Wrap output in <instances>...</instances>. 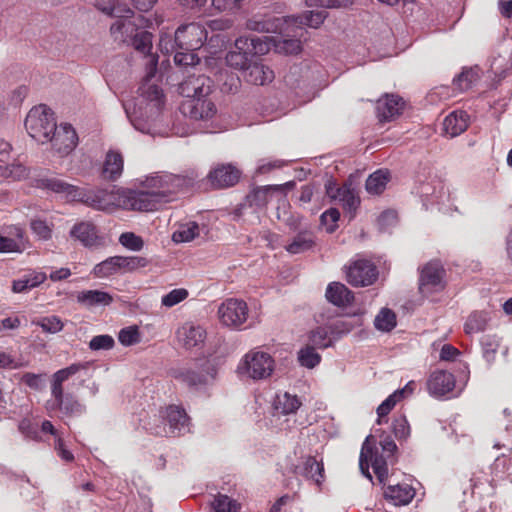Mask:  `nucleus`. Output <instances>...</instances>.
I'll list each match as a JSON object with an SVG mask.
<instances>
[{
  "label": "nucleus",
  "instance_id": "1",
  "mask_svg": "<svg viewBox=\"0 0 512 512\" xmlns=\"http://www.w3.org/2000/svg\"><path fill=\"white\" fill-rule=\"evenodd\" d=\"M152 38L150 32L139 30L128 43L147 57V75L138 89V96L123 101V108L128 120L136 130L154 136L158 133L156 121L164 107L165 96L158 85L150 83L158 64V56L150 53Z\"/></svg>",
  "mask_w": 512,
  "mask_h": 512
},
{
  "label": "nucleus",
  "instance_id": "2",
  "mask_svg": "<svg viewBox=\"0 0 512 512\" xmlns=\"http://www.w3.org/2000/svg\"><path fill=\"white\" fill-rule=\"evenodd\" d=\"M380 445L382 453H379L378 448L375 447L374 436L368 435L366 437L359 457V468L361 473L372 481V475L369 471L371 465L378 481L384 484L388 477V464L394 463V453L397 446L389 437L382 440Z\"/></svg>",
  "mask_w": 512,
  "mask_h": 512
},
{
  "label": "nucleus",
  "instance_id": "3",
  "mask_svg": "<svg viewBox=\"0 0 512 512\" xmlns=\"http://www.w3.org/2000/svg\"><path fill=\"white\" fill-rule=\"evenodd\" d=\"M97 7L103 13L118 18L110 27L115 41L130 43L135 33L144 26L142 16L136 17L126 4L118 0H108L99 3Z\"/></svg>",
  "mask_w": 512,
  "mask_h": 512
},
{
  "label": "nucleus",
  "instance_id": "4",
  "mask_svg": "<svg viewBox=\"0 0 512 512\" xmlns=\"http://www.w3.org/2000/svg\"><path fill=\"white\" fill-rule=\"evenodd\" d=\"M195 177L190 175H177L169 172H157L145 177L142 186L151 189L159 202L163 205L176 198L178 193L184 192L193 186Z\"/></svg>",
  "mask_w": 512,
  "mask_h": 512
},
{
  "label": "nucleus",
  "instance_id": "5",
  "mask_svg": "<svg viewBox=\"0 0 512 512\" xmlns=\"http://www.w3.org/2000/svg\"><path fill=\"white\" fill-rule=\"evenodd\" d=\"M272 44V37H239L235 40L234 50L226 55L228 66L242 70L247 68L253 58L269 52Z\"/></svg>",
  "mask_w": 512,
  "mask_h": 512
},
{
  "label": "nucleus",
  "instance_id": "6",
  "mask_svg": "<svg viewBox=\"0 0 512 512\" xmlns=\"http://www.w3.org/2000/svg\"><path fill=\"white\" fill-rule=\"evenodd\" d=\"M54 112L46 105L33 107L26 116L25 128L28 134L39 143H47L56 130Z\"/></svg>",
  "mask_w": 512,
  "mask_h": 512
},
{
  "label": "nucleus",
  "instance_id": "7",
  "mask_svg": "<svg viewBox=\"0 0 512 512\" xmlns=\"http://www.w3.org/2000/svg\"><path fill=\"white\" fill-rule=\"evenodd\" d=\"M160 424L150 426L151 434L165 437H179L190 432V419L184 409L171 405L167 407L165 419H157Z\"/></svg>",
  "mask_w": 512,
  "mask_h": 512
},
{
  "label": "nucleus",
  "instance_id": "8",
  "mask_svg": "<svg viewBox=\"0 0 512 512\" xmlns=\"http://www.w3.org/2000/svg\"><path fill=\"white\" fill-rule=\"evenodd\" d=\"M275 368V361L266 352L252 350L248 352L238 365V373L253 380L269 378Z\"/></svg>",
  "mask_w": 512,
  "mask_h": 512
},
{
  "label": "nucleus",
  "instance_id": "9",
  "mask_svg": "<svg viewBox=\"0 0 512 512\" xmlns=\"http://www.w3.org/2000/svg\"><path fill=\"white\" fill-rule=\"evenodd\" d=\"M208 39L213 41L214 35L212 34L209 38V32L206 26L201 22H192L177 28L172 48L196 51L200 49Z\"/></svg>",
  "mask_w": 512,
  "mask_h": 512
},
{
  "label": "nucleus",
  "instance_id": "10",
  "mask_svg": "<svg viewBox=\"0 0 512 512\" xmlns=\"http://www.w3.org/2000/svg\"><path fill=\"white\" fill-rule=\"evenodd\" d=\"M122 191L118 189H80L78 201L96 210L110 211L122 207Z\"/></svg>",
  "mask_w": 512,
  "mask_h": 512
},
{
  "label": "nucleus",
  "instance_id": "11",
  "mask_svg": "<svg viewBox=\"0 0 512 512\" xmlns=\"http://www.w3.org/2000/svg\"><path fill=\"white\" fill-rule=\"evenodd\" d=\"M217 314L224 326L241 329L242 325L248 320L249 309L244 300L228 298L219 305Z\"/></svg>",
  "mask_w": 512,
  "mask_h": 512
},
{
  "label": "nucleus",
  "instance_id": "12",
  "mask_svg": "<svg viewBox=\"0 0 512 512\" xmlns=\"http://www.w3.org/2000/svg\"><path fill=\"white\" fill-rule=\"evenodd\" d=\"M416 190L426 208L429 205L443 203L447 198L444 182L436 174H429L424 179L419 178Z\"/></svg>",
  "mask_w": 512,
  "mask_h": 512
},
{
  "label": "nucleus",
  "instance_id": "13",
  "mask_svg": "<svg viewBox=\"0 0 512 512\" xmlns=\"http://www.w3.org/2000/svg\"><path fill=\"white\" fill-rule=\"evenodd\" d=\"M162 204L159 202L151 189L145 190H123L122 207L130 210L149 212L158 210Z\"/></svg>",
  "mask_w": 512,
  "mask_h": 512
},
{
  "label": "nucleus",
  "instance_id": "14",
  "mask_svg": "<svg viewBox=\"0 0 512 512\" xmlns=\"http://www.w3.org/2000/svg\"><path fill=\"white\" fill-rule=\"evenodd\" d=\"M285 221L291 229L298 230L291 242L285 246L286 251L290 254H300L312 250L316 245L314 232L307 227H301L300 219L294 216Z\"/></svg>",
  "mask_w": 512,
  "mask_h": 512
},
{
  "label": "nucleus",
  "instance_id": "15",
  "mask_svg": "<svg viewBox=\"0 0 512 512\" xmlns=\"http://www.w3.org/2000/svg\"><path fill=\"white\" fill-rule=\"evenodd\" d=\"M378 277V271L373 262L367 259H356L348 267L347 281L356 287L372 285Z\"/></svg>",
  "mask_w": 512,
  "mask_h": 512
},
{
  "label": "nucleus",
  "instance_id": "16",
  "mask_svg": "<svg viewBox=\"0 0 512 512\" xmlns=\"http://www.w3.org/2000/svg\"><path fill=\"white\" fill-rule=\"evenodd\" d=\"M24 230L18 225L0 228V253H22L26 248Z\"/></svg>",
  "mask_w": 512,
  "mask_h": 512
},
{
  "label": "nucleus",
  "instance_id": "17",
  "mask_svg": "<svg viewBox=\"0 0 512 512\" xmlns=\"http://www.w3.org/2000/svg\"><path fill=\"white\" fill-rule=\"evenodd\" d=\"M212 80L203 74L189 75L183 82L179 84V93L188 99L200 96H209L212 92Z\"/></svg>",
  "mask_w": 512,
  "mask_h": 512
},
{
  "label": "nucleus",
  "instance_id": "18",
  "mask_svg": "<svg viewBox=\"0 0 512 512\" xmlns=\"http://www.w3.org/2000/svg\"><path fill=\"white\" fill-rule=\"evenodd\" d=\"M78 137L74 128L70 124L56 125V130L51 134L49 142L52 143L54 150L61 156L68 155L77 145Z\"/></svg>",
  "mask_w": 512,
  "mask_h": 512
},
{
  "label": "nucleus",
  "instance_id": "19",
  "mask_svg": "<svg viewBox=\"0 0 512 512\" xmlns=\"http://www.w3.org/2000/svg\"><path fill=\"white\" fill-rule=\"evenodd\" d=\"M183 113L195 120H207L216 114L215 104L208 96H200L186 100L182 105Z\"/></svg>",
  "mask_w": 512,
  "mask_h": 512
},
{
  "label": "nucleus",
  "instance_id": "20",
  "mask_svg": "<svg viewBox=\"0 0 512 512\" xmlns=\"http://www.w3.org/2000/svg\"><path fill=\"white\" fill-rule=\"evenodd\" d=\"M455 377L445 370L433 371L427 380V390L433 397L440 398L453 391Z\"/></svg>",
  "mask_w": 512,
  "mask_h": 512
},
{
  "label": "nucleus",
  "instance_id": "21",
  "mask_svg": "<svg viewBox=\"0 0 512 512\" xmlns=\"http://www.w3.org/2000/svg\"><path fill=\"white\" fill-rule=\"evenodd\" d=\"M403 99L394 94H386L377 101L376 111L380 122H387L398 117L404 109Z\"/></svg>",
  "mask_w": 512,
  "mask_h": 512
},
{
  "label": "nucleus",
  "instance_id": "22",
  "mask_svg": "<svg viewBox=\"0 0 512 512\" xmlns=\"http://www.w3.org/2000/svg\"><path fill=\"white\" fill-rule=\"evenodd\" d=\"M296 474L304 477L306 480L313 482L317 486H321L324 482V465L322 460L316 457L307 456L302 458L296 466Z\"/></svg>",
  "mask_w": 512,
  "mask_h": 512
},
{
  "label": "nucleus",
  "instance_id": "23",
  "mask_svg": "<svg viewBox=\"0 0 512 512\" xmlns=\"http://www.w3.org/2000/svg\"><path fill=\"white\" fill-rule=\"evenodd\" d=\"M240 178V171L231 164H222L214 168L208 179L214 188H226L235 185Z\"/></svg>",
  "mask_w": 512,
  "mask_h": 512
},
{
  "label": "nucleus",
  "instance_id": "24",
  "mask_svg": "<svg viewBox=\"0 0 512 512\" xmlns=\"http://www.w3.org/2000/svg\"><path fill=\"white\" fill-rule=\"evenodd\" d=\"M444 269L439 261H430L421 270L420 290L437 289L442 286Z\"/></svg>",
  "mask_w": 512,
  "mask_h": 512
},
{
  "label": "nucleus",
  "instance_id": "25",
  "mask_svg": "<svg viewBox=\"0 0 512 512\" xmlns=\"http://www.w3.org/2000/svg\"><path fill=\"white\" fill-rule=\"evenodd\" d=\"M52 397L53 402L50 408H58L63 414L67 416H80L86 411L85 405L80 403L78 399L70 393L64 395L63 390H61L60 396L52 394Z\"/></svg>",
  "mask_w": 512,
  "mask_h": 512
},
{
  "label": "nucleus",
  "instance_id": "26",
  "mask_svg": "<svg viewBox=\"0 0 512 512\" xmlns=\"http://www.w3.org/2000/svg\"><path fill=\"white\" fill-rule=\"evenodd\" d=\"M363 322L364 319L362 314H352L329 323L328 328L332 338L337 340L354 329L361 327Z\"/></svg>",
  "mask_w": 512,
  "mask_h": 512
},
{
  "label": "nucleus",
  "instance_id": "27",
  "mask_svg": "<svg viewBox=\"0 0 512 512\" xmlns=\"http://www.w3.org/2000/svg\"><path fill=\"white\" fill-rule=\"evenodd\" d=\"M244 78L254 85H265L274 79V72L258 60H252L244 70Z\"/></svg>",
  "mask_w": 512,
  "mask_h": 512
},
{
  "label": "nucleus",
  "instance_id": "28",
  "mask_svg": "<svg viewBox=\"0 0 512 512\" xmlns=\"http://www.w3.org/2000/svg\"><path fill=\"white\" fill-rule=\"evenodd\" d=\"M384 496L396 506L407 505L413 500L415 489L406 483L389 484L384 491Z\"/></svg>",
  "mask_w": 512,
  "mask_h": 512
},
{
  "label": "nucleus",
  "instance_id": "29",
  "mask_svg": "<svg viewBox=\"0 0 512 512\" xmlns=\"http://www.w3.org/2000/svg\"><path fill=\"white\" fill-rule=\"evenodd\" d=\"M301 405L302 402L297 397V395H292L288 392L278 393L273 401V415H293L297 412Z\"/></svg>",
  "mask_w": 512,
  "mask_h": 512
},
{
  "label": "nucleus",
  "instance_id": "30",
  "mask_svg": "<svg viewBox=\"0 0 512 512\" xmlns=\"http://www.w3.org/2000/svg\"><path fill=\"white\" fill-rule=\"evenodd\" d=\"M469 116L465 111H453L443 121V130L446 135L453 138L468 128Z\"/></svg>",
  "mask_w": 512,
  "mask_h": 512
},
{
  "label": "nucleus",
  "instance_id": "31",
  "mask_svg": "<svg viewBox=\"0 0 512 512\" xmlns=\"http://www.w3.org/2000/svg\"><path fill=\"white\" fill-rule=\"evenodd\" d=\"M70 234L86 247L97 246L101 242L95 225L90 222H80L75 224L71 229Z\"/></svg>",
  "mask_w": 512,
  "mask_h": 512
},
{
  "label": "nucleus",
  "instance_id": "32",
  "mask_svg": "<svg viewBox=\"0 0 512 512\" xmlns=\"http://www.w3.org/2000/svg\"><path fill=\"white\" fill-rule=\"evenodd\" d=\"M325 295L330 303L338 307L347 306L354 300L353 293L340 282L330 283Z\"/></svg>",
  "mask_w": 512,
  "mask_h": 512
},
{
  "label": "nucleus",
  "instance_id": "33",
  "mask_svg": "<svg viewBox=\"0 0 512 512\" xmlns=\"http://www.w3.org/2000/svg\"><path fill=\"white\" fill-rule=\"evenodd\" d=\"M124 160L120 152L110 150L107 152L103 168V178L111 181L117 180L123 172Z\"/></svg>",
  "mask_w": 512,
  "mask_h": 512
},
{
  "label": "nucleus",
  "instance_id": "34",
  "mask_svg": "<svg viewBox=\"0 0 512 512\" xmlns=\"http://www.w3.org/2000/svg\"><path fill=\"white\" fill-rule=\"evenodd\" d=\"M178 336L183 345L188 348H194L202 344L206 337L205 330L199 325L185 324L178 331Z\"/></svg>",
  "mask_w": 512,
  "mask_h": 512
},
{
  "label": "nucleus",
  "instance_id": "35",
  "mask_svg": "<svg viewBox=\"0 0 512 512\" xmlns=\"http://www.w3.org/2000/svg\"><path fill=\"white\" fill-rule=\"evenodd\" d=\"M76 299L79 304L85 307L108 306L113 302L112 295L101 290L80 291Z\"/></svg>",
  "mask_w": 512,
  "mask_h": 512
},
{
  "label": "nucleus",
  "instance_id": "36",
  "mask_svg": "<svg viewBox=\"0 0 512 512\" xmlns=\"http://www.w3.org/2000/svg\"><path fill=\"white\" fill-rule=\"evenodd\" d=\"M89 366V363H73L70 366L60 369L53 374L51 394L60 396L61 390H63L62 384L68 380L71 376L78 373L80 370H85Z\"/></svg>",
  "mask_w": 512,
  "mask_h": 512
},
{
  "label": "nucleus",
  "instance_id": "37",
  "mask_svg": "<svg viewBox=\"0 0 512 512\" xmlns=\"http://www.w3.org/2000/svg\"><path fill=\"white\" fill-rule=\"evenodd\" d=\"M46 273L41 271H29L21 278L14 280L12 289L15 293H23L42 284L46 280Z\"/></svg>",
  "mask_w": 512,
  "mask_h": 512
},
{
  "label": "nucleus",
  "instance_id": "38",
  "mask_svg": "<svg viewBox=\"0 0 512 512\" xmlns=\"http://www.w3.org/2000/svg\"><path fill=\"white\" fill-rule=\"evenodd\" d=\"M281 188H282V186H271V185L258 187L256 189H254L253 191H251L246 196V202L251 207L263 208L269 202L272 192L278 191Z\"/></svg>",
  "mask_w": 512,
  "mask_h": 512
},
{
  "label": "nucleus",
  "instance_id": "39",
  "mask_svg": "<svg viewBox=\"0 0 512 512\" xmlns=\"http://www.w3.org/2000/svg\"><path fill=\"white\" fill-rule=\"evenodd\" d=\"M43 185L45 188L56 192V193H62L67 196L68 199L73 201H78L80 188L73 186L71 184H68L67 182L58 179V178H49L43 180Z\"/></svg>",
  "mask_w": 512,
  "mask_h": 512
},
{
  "label": "nucleus",
  "instance_id": "40",
  "mask_svg": "<svg viewBox=\"0 0 512 512\" xmlns=\"http://www.w3.org/2000/svg\"><path fill=\"white\" fill-rule=\"evenodd\" d=\"M174 378L190 388L199 389L207 383L205 375L192 369L181 368L173 372Z\"/></svg>",
  "mask_w": 512,
  "mask_h": 512
},
{
  "label": "nucleus",
  "instance_id": "41",
  "mask_svg": "<svg viewBox=\"0 0 512 512\" xmlns=\"http://www.w3.org/2000/svg\"><path fill=\"white\" fill-rule=\"evenodd\" d=\"M390 181V173L388 170L379 169L372 173L366 180V190L369 194L379 195Z\"/></svg>",
  "mask_w": 512,
  "mask_h": 512
},
{
  "label": "nucleus",
  "instance_id": "42",
  "mask_svg": "<svg viewBox=\"0 0 512 512\" xmlns=\"http://www.w3.org/2000/svg\"><path fill=\"white\" fill-rule=\"evenodd\" d=\"M28 176V169L20 162L0 163V177L7 181H18Z\"/></svg>",
  "mask_w": 512,
  "mask_h": 512
},
{
  "label": "nucleus",
  "instance_id": "43",
  "mask_svg": "<svg viewBox=\"0 0 512 512\" xmlns=\"http://www.w3.org/2000/svg\"><path fill=\"white\" fill-rule=\"evenodd\" d=\"M328 13L324 10L321 11H306L301 15L291 16L289 19L294 24L299 26H308L311 28H318L327 18Z\"/></svg>",
  "mask_w": 512,
  "mask_h": 512
},
{
  "label": "nucleus",
  "instance_id": "44",
  "mask_svg": "<svg viewBox=\"0 0 512 512\" xmlns=\"http://www.w3.org/2000/svg\"><path fill=\"white\" fill-rule=\"evenodd\" d=\"M117 272L128 273L148 265V260L140 256H115Z\"/></svg>",
  "mask_w": 512,
  "mask_h": 512
},
{
  "label": "nucleus",
  "instance_id": "45",
  "mask_svg": "<svg viewBox=\"0 0 512 512\" xmlns=\"http://www.w3.org/2000/svg\"><path fill=\"white\" fill-rule=\"evenodd\" d=\"M479 80V69L467 68L464 69L457 77L453 80L455 89L460 92L467 91Z\"/></svg>",
  "mask_w": 512,
  "mask_h": 512
},
{
  "label": "nucleus",
  "instance_id": "46",
  "mask_svg": "<svg viewBox=\"0 0 512 512\" xmlns=\"http://www.w3.org/2000/svg\"><path fill=\"white\" fill-rule=\"evenodd\" d=\"M334 340L335 339L330 335L328 325L319 326L309 334V342L311 346L319 349H325L332 346Z\"/></svg>",
  "mask_w": 512,
  "mask_h": 512
},
{
  "label": "nucleus",
  "instance_id": "47",
  "mask_svg": "<svg viewBox=\"0 0 512 512\" xmlns=\"http://www.w3.org/2000/svg\"><path fill=\"white\" fill-rule=\"evenodd\" d=\"M200 226L196 222L180 225L173 233L172 240L176 243L190 242L200 235Z\"/></svg>",
  "mask_w": 512,
  "mask_h": 512
},
{
  "label": "nucleus",
  "instance_id": "48",
  "mask_svg": "<svg viewBox=\"0 0 512 512\" xmlns=\"http://www.w3.org/2000/svg\"><path fill=\"white\" fill-rule=\"evenodd\" d=\"M282 23V19L274 18V19H259L252 18L247 21V28L249 30L258 31V32H276L280 29V25Z\"/></svg>",
  "mask_w": 512,
  "mask_h": 512
},
{
  "label": "nucleus",
  "instance_id": "49",
  "mask_svg": "<svg viewBox=\"0 0 512 512\" xmlns=\"http://www.w3.org/2000/svg\"><path fill=\"white\" fill-rule=\"evenodd\" d=\"M315 349L311 345H306L298 351L297 358L302 367L313 369L321 362V355Z\"/></svg>",
  "mask_w": 512,
  "mask_h": 512
},
{
  "label": "nucleus",
  "instance_id": "50",
  "mask_svg": "<svg viewBox=\"0 0 512 512\" xmlns=\"http://www.w3.org/2000/svg\"><path fill=\"white\" fill-rule=\"evenodd\" d=\"M487 314L485 312H473L465 322L464 330L467 334H475L486 329Z\"/></svg>",
  "mask_w": 512,
  "mask_h": 512
},
{
  "label": "nucleus",
  "instance_id": "51",
  "mask_svg": "<svg viewBox=\"0 0 512 512\" xmlns=\"http://www.w3.org/2000/svg\"><path fill=\"white\" fill-rule=\"evenodd\" d=\"M374 325L376 329L389 332L396 326V315L395 313L388 309L382 308L380 312L377 314L374 320Z\"/></svg>",
  "mask_w": 512,
  "mask_h": 512
},
{
  "label": "nucleus",
  "instance_id": "52",
  "mask_svg": "<svg viewBox=\"0 0 512 512\" xmlns=\"http://www.w3.org/2000/svg\"><path fill=\"white\" fill-rule=\"evenodd\" d=\"M92 273L95 277L98 278H106L114 274H118L115 256L109 257L104 261L96 264L92 270Z\"/></svg>",
  "mask_w": 512,
  "mask_h": 512
},
{
  "label": "nucleus",
  "instance_id": "53",
  "mask_svg": "<svg viewBox=\"0 0 512 512\" xmlns=\"http://www.w3.org/2000/svg\"><path fill=\"white\" fill-rule=\"evenodd\" d=\"M189 296V292L185 288H175L163 295L161 298V305L166 308H172L177 304L186 300Z\"/></svg>",
  "mask_w": 512,
  "mask_h": 512
},
{
  "label": "nucleus",
  "instance_id": "54",
  "mask_svg": "<svg viewBox=\"0 0 512 512\" xmlns=\"http://www.w3.org/2000/svg\"><path fill=\"white\" fill-rule=\"evenodd\" d=\"M212 506L215 512H239V505L227 495L218 494Z\"/></svg>",
  "mask_w": 512,
  "mask_h": 512
},
{
  "label": "nucleus",
  "instance_id": "55",
  "mask_svg": "<svg viewBox=\"0 0 512 512\" xmlns=\"http://www.w3.org/2000/svg\"><path fill=\"white\" fill-rule=\"evenodd\" d=\"M392 431L397 440H406L411 433L410 425L404 415L394 417Z\"/></svg>",
  "mask_w": 512,
  "mask_h": 512
},
{
  "label": "nucleus",
  "instance_id": "56",
  "mask_svg": "<svg viewBox=\"0 0 512 512\" xmlns=\"http://www.w3.org/2000/svg\"><path fill=\"white\" fill-rule=\"evenodd\" d=\"M33 324L42 328L44 332L47 333H58L63 329V323L61 319L55 315L42 317L33 322Z\"/></svg>",
  "mask_w": 512,
  "mask_h": 512
},
{
  "label": "nucleus",
  "instance_id": "57",
  "mask_svg": "<svg viewBox=\"0 0 512 512\" xmlns=\"http://www.w3.org/2000/svg\"><path fill=\"white\" fill-rule=\"evenodd\" d=\"M119 243L125 248L138 252L144 246L143 239L133 232H124L119 237Z\"/></svg>",
  "mask_w": 512,
  "mask_h": 512
},
{
  "label": "nucleus",
  "instance_id": "58",
  "mask_svg": "<svg viewBox=\"0 0 512 512\" xmlns=\"http://www.w3.org/2000/svg\"><path fill=\"white\" fill-rule=\"evenodd\" d=\"M339 202L342 204V206L345 210L352 213L357 209V207L360 203V200L356 196L353 189H351L348 186H344V189L342 190V194L339 198Z\"/></svg>",
  "mask_w": 512,
  "mask_h": 512
},
{
  "label": "nucleus",
  "instance_id": "59",
  "mask_svg": "<svg viewBox=\"0 0 512 512\" xmlns=\"http://www.w3.org/2000/svg\"><path fill=\"white\" fill-rule=\"evenodd\" d=\"M115 341L112 336L103 334L94 336L89 342V348L93 351L110 350L114 347Z\"/></svg>",
  "mask_w": 512,
  "mask_h": 512
},
{
  "label": "nucleus",
  "instance_id": "60",
  "mask_svg": "<svg viewBox=\"0 0 512 512\" xmlns=\"http://www.w3.org/2000/svg\"><path fill=\"white\" fill-rule=\"evenodd\" d=\"M276 49L286 54H297L301 51V41L295 38H283L274 44Z\"/></svg>",
  "mask_w": 512,
  "mask_h": 512
},
{
  "label": "nucleus",
  "instance_id": "61",
  "mask_svg": "<svg viewBox=\"0 0 512 512\" xmlns=\"http://www.w3.org/2000/svg\"><path fill=\"white\" fill-rule=\"evenodd\" d=\"M174 61L179 66H194L198 64L199 57L195 51H185L176 48Z\"/></svg>",
  "mask_w": 512,
  "mask_h": 512
},
{
  "label": "nucleus",
  "instance_id": "62",
  "mask_svg": "<svg viewBox=\"0 0 512 512\" xmlns=\"http://www.w3.org/2000/svg\"><path fill=\"white\" fill-rule=\"evenodd\" d=\"M400 401L398 396L394 393L389 395L377 408V424L381 425L384 422V417L389 414V412L393 409L396 403Z\"/></svg>",
  "mask_w": 512,
  "mask_h": 512
},
{
  "label": "nucleus",
  "instance_id": "63",
  "mask_svg": "<svg viewBox=\"0 0 512 512\" xmlns=\"http://www.w3.org/2000/svg\"><path fill=\"white\" fill-rule=\"evenodd\" d=\"M119 342L124 346H131L139 342V331L136 326L126 327L120 330Z\"/></svg>",
  "mask_w": 512,
  "mask_h": 512
},
{
  "label": "nucleus",
  "instance_id": "64",
  "mask_svg": "<svg viewBox=\"0 0 512 512\" xmlns=\"http://www.w3.org/2000/svg\"><path fill=\"white\" fill-rule=\"evenodd\" d=\"M19 430L26 438L36 441L41 439L38 426L32 423L29 419H23L19 423Z\"/></svg>",
  "mask_w": 512,
  "mask_h": 512
}]
</instances>
